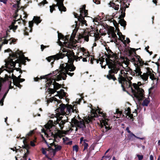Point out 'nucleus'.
<instances>
[{"mask_svg": "<svg viewBox=\"0 0 160 160\" xmlns=\"http://www.w3.org/2000/svg\"><path fill=\"white\" fill-rule=\"evenodd\" d=\"M119 82L121 84L123 90L126 92V89H129L131 90L134 96L139 101L142 100L145 98L144 91L142 88H140L139 86L141 82H138V84L133 83L132 84L131 81H128L126 78L119 74L118 78Z\"/></svg>", "mask_w": 160, "mask_h": 160, "instance_id": "f257e3e1", "label": "nucleus"}, {"mask_svg": "<svg viewBox=\"0 0 160 160\" xmlns=\"http://www.w3.org/2000/svg\"><path fill=\"white\" fill-rule=\"evenodd\" d=\"M106 55L108 58L105 59L106 63L108 68L110 69L106 77L109 80H112L114 81L117 80L114 74L117 73L120 68L118 62L116 61L118 58V55L116 53L111 52L110 54H107Z\"/></svg>", "mask_w": 160, "mask_h": 160, "instance_id": "f03ea898", "label": "nucleus"}, {"mask_svg": "<svg viewBox=\"0 0 160 160\" xmlns=\"http://www.w3.org/2000/svg\"><path fill=\"white\" fill-rule=\"evenodd\" d=\"M66 107V105H65L64 104H62L60 105V107L57 108L56 110L57 112L56 114V118H57L56 120L54 121V124H53V121L49 120V121L52 123V124H50L48 123L45 126V128L47 130H49L52 128L51 125H56L58 124L60 128V129L62 130L64 127V125L66 122H68V119L63 120V117L60 116V115L63 116L65 113V109Z\"/></svg>", "mask_w": 160, "mask_h": 160, "instance_id": "7ed1b4c3", "label": "nucleus"}, {"mask_svg": "<svg viewBox=\"0 0 160 160\" xmlns=\"http://www.w3.org/2000/svg\"><path fill=\"white\" fill-rule=\"evenodd\" d=\"M130 74L133 76L142 79L144 82L148 83V75L145 72L143 73L141 71V69L139 68H137L133 71L131 70Z\"/></svg>", "mask_w": 160, "mask_h": 160, "instance_id": "20e7f679", "label": "nucleus"}, {"mask_svg": "<svg viewBox=\"0 0 160 160\" xmlns=\"http://www.w3.org/2000/svg\"><path fill=\"white\" fill-rule=\"evenodd\" d=\"M60 51H62V54L63 55L64 57L65 56L68 57V62L69 64L74 65L73 62L75 60L73 57H76L74 53L72 50H71L65 48H61Z\"/></svg>", "mask_w": 160, "mask_h": 160, "instance_id": "39448f33", "label": "nucleus"}, {"mask_svg": "<svg viewBox=\"0 0 160 160\" xmlns=\"http://www.w3.org/2000/svg\"><path fill=\"white\" fill-rule=\"evenodd\" d=\"M86 5H84L82 8H80V17L78 18V21L83 25H87V21L84 19V18L87 17L88 15V10L86 9Z\"/></svg>", "mask_w": 160, "mask_h": 160, "instance_id": "423d86ee", "label": "nucleus"}, {"mask_svg": "<svg viewBox=\"0 0 160 160\" xmlns=\"http://www.w3.org/2000/svg\"><path fill=\"white\" fill-rule=\"evenodd\" d=\"M5 67L8 68L9 70L6 69H4V70L9 73L13 72L14 70L13 68L15 67L16 66L15 62L13 61L12 59L10 58H8V60H5Z\"/></svg>", "mask_w": 160, "mask_h": 160, "instance_id": "0eeeda50", "label": "nucleus"}, {"mask_svg": "<svg viewBox=\"0 0 160 160\" xmlns=\"http://www.w3.org/2000/svg\"><path fill=\"white\" fill-rule=\"evenodd\" d=\"M64 57L63 55L62 54L61 51H60L59 53L54 55L49 56L46 58L47 60L49 62H51V65L53 67V64L55 60H58L60 59H62Z\"/></svg>", "mask_w": 160, "mask_h": 160, "instance_id": "6e6552de", "label": "nucleus"}, {"mask_svg": "<svg viewBox=\"0 0 160 160\" xmlns=\"http://www.w3.org/2000/svg\"><path fill=\"white\" fill-rule=\"evenodd\" d=\"M130 49L131 51L133 52L136 54L135 56L136 58L138 60L137 62H138V64H139V65H137V68H139L141 69V68L143 67V66L144 65L147 66L149 65V64L148 62H144V61L141 58L140 56L136 54V51L138 49H136L134 48H130Z\"/></svg>", "mask_w": 160, "mask_h": 160, "instance_id": "1a4fd4ad", "label": "nucleus"}, {"mask_svg": "<svg viewBox=\"0 0 160 160\" xmlns=\"http://www.w3.org/2000/svg\"><path fill=\"white\" fill-rule=\"evenodd\" d=\"M57 78H54V80L53 82V88H48L49 93L51 94H53L55 92H57V90L58 89L61 87V85L59 84L58 83L56 82V79L57 78V76H56Z\"/></svg>", "mask_w": 160, "mask_h": 160, "instance_id": "9d476101", "label": "nucleus"}, {"mask_svg": "<svg viewBox=\"0 0 160 160\" xmlns=\"http://www.w3.org/2000/svg\"><path fill=\"white\" fill-rule=\"evenodd\" d=\"M74 72L71 73L70 72H69V71H65V72L63 73L62 72L61 74H59L57 76V78L56 80L58 81L61 80L62 79L63 80H65L67 77V74H68L70 76L72 77L74 75Z\"/></svg>", "mask_w": 160, "mask_h": 160, "instance_id": "9b49d317", "label": "nucleus"}, {"mask_svg": "<svg viewBox=\"0 0 160 160\" xmlns=\"http://www.w3.org/2000/svg\"><path fill=\"white\" fill-rule=\"evenodd\" d=\"M57 2L56 4H53L52 6L55 7L58 6V8L60 11L61 12V13L62 11L65 12L66 11L67 9L64 6L63 0H55Z\"/></svg>", "mask_w": 160, "mask_h": 160, "instance_id": "f8f14e48", "label": "nucleus"}, {"mask_svg": "<svg viewBox=\"0 0 160 160\" xmlns=\"http://www.w3.org/2000/svg\"><path fill=\"white\" fill-rule=\"evenodd\" d=\"M117 2H119L120 3L125 4L126 2L125 0H115L114 1L112 0V1L110 2L109 4L110 7H112L115 10H118L119 8V5L115 3Z\"/></svg>", "mask_w": 160, "mask_h": 160, "instance_id": "ddd939ff", "label": "nucleus"}, {"mask_svg": "<svg viewBox=\"0 0 160 160\" xmlns=\"http://www.w3.org/2000/svg\"><path fill=\"white\" fill-rule=\"evenodd\" d=\"M72 122L73 123L76 127L79 128H86V126L84 120L78 121L77 119L74 118L72 119Z\"/></svg>", "mask_w": 160, "mask_h": 160, "instance_id": "4468645a", "label": "nucleus"}, {"mask_svg": "<svg viewBox=\"0 0 160 160\" xmlns=\"http://www.w3.org/2000/svg\"><path fill=\"white\" fill-rule=\"evenodd\" d=\"M108 119H103L102 121L101 124L102 131L103 132H105L111 129L109 126L110 124L108 123Z\"/></svg>", "mask_w": 160, "mask_h": 160, "instance_id": "2eb2a0df", "label": "nucleus"}, {"mask_svg": "<svg viewBox=\"0 0 160 160\" xmlns=\"http://www.w3.org/2000/svg\"><path fill=\"white\" fill-rule=\"evenodd\" d=\"M4 52H12V53L9 54L10 57L11 58H16L19 57L22 53V52L19 51V50H18L15 52H13L12 50L9 48L5 50Z\"/></svg>", "mask_w": 160, "mask_h": 160, "instance_id": "dca6fc26", "label": "nucleus"}, {"mask_svg": "<svg viewBox=\"0 0 160 160\" xmlns=\"http://www.w3.org/2000/svg\"><path fill=\"white\" fill-rule=\"evenodd\" d=\"M93 116H88L85 119V122L87 123L88 124L91 122L92 123L93 120H94V118H98V115L96 111H95L93 113Z\"/></svg>", "mask_w": 160, "mask_h": 160, "instance_id": "f3484780", "label": "nucleus"}, {"mask_svg": "<svg viewBox=\"0 0 160 160\" xmlns=\"http://www.w3.org/2000/svg\"><path fill=\"white\" fill-rule=\"evenodd\" d=\"M131 108L130 107L126 108L125 109V111L123 112V114H122V116L124 117V114L126 116H128V118H130V119L133 118L134 115L132 114H131Z\"/></svg>", "mask_w": 160, "mask_h": 160, "instance_id": "a211bd4d", "label": "nucleus"}, {"mask_svg": "<svg viewBox=\"0 0 160 160\" xmlns=\"http://www.w3.org/2000/svg\"><path fill=\"white\" fill-rule=\"evenodd\" d=\"M65 109L66 110H65V113L64 115H69L71 113V111H72L74 110L71 104H66V107Z\"/></svg>", "mask_w": 160, "mask_h": 160, "instance_id": "6ab92c4d", "label": "nucleus"}, {"mask_svg": "<svg viewBox=\"0 0 160 160\" xmlns=\"http://www.w3.org/2000/svg\"><path fill=\"white\" fill-rule=\"evenodd\" d=\"M76 67L74 65L69 64L68 63H66V70L65 71H74L76 69Z\"/></svg>", "mask_w": 160, "mask_h": 160, "instance_id": "aec40b11", "label": "nucleus"}, {"mask_svg": "<svg viewBox=\"0 0 160 160\" xmlns=\"http://www.w3.org/2000/svg\"><path fill=\"white\" fill-rule=\"evenodd\" d=\"M63 44H64V46L67 48L74 49H75L76 48V46L73 45V42H64Z\"/></svg>", "mask_w": 160, "mask_h": 160, "instance_id": "412c9836", "label": "nucleus"}, {"mask_svg": "<svg viewBox=\"0 0 160 160\" xmlns=\"http://www.w3.org/2000/svg\"><path fill=\"white\" fill-rule=\"evenodd\" d=\"M50 146H51L52 148H54V149L57 151H60L62 148V147L60 145H56L54 143V142H53L51 143H50Z\"/></svg>", "mask_w": 160, "mask_h": 160, "instance_id": "4be33fe9", "label": "nucleus"}, {"mask_svg": "<svg viewBox=\"0 0 160 160\" xmlns=\"http://www.w3.org/2000/svg\"><path fill=\"white\" fill-rule=\"evenodd\" d=\"M108 34L109 35H111L112 38L115 39L116 41V42H117V39L118 37L113 30H109L108 32Z\"/></svg>", "mask_w": 160, "mask_h": 160, "instance_id": "5701e85b", "label": "nucleus"}, {"mask_svg": "<svg viewBox=\"0 0 160 160\" xmlns=\"http://www.w3.org/2000/svg\"><path fill=\"white\" fill-rule=\"evenodd\" d=\"M11 79L12 78L10 75L8 76L7 74H6L4 78H1V83H3L6 81L11 80H12Z\"/></svg>", "mask_w": 160, "mask_h": 160, "instance_id": "b1692460", "label": "nucleus"}, {"mask_svg": "<svg viewBox=\"0 0 160 160\" xmlns=\"http://www.w3.org/2000/svg\"><path fill=\"white\" fill-rule=\"evenodd\" d=\"M21 55L17 58V60H16L15 62L16 63H21L22 64L26 65V61L24 59V58L23 59L21 58L20 56Z\"/></svg>", "mask_w": 160, "mask_h": 160, "instance_id": "393cba45", "label": "nucleus"}, {"mask_svg": "<svg viewBox=\"0 0 160 160\" xmlns=\"http://www.w3.org/2000/svg\"><path fill=\"white\" fill-rule=\"evenodd\" d=\"M54 80V78H50L48 79L47 80V81H48L47 82L45 85L46 87V88L50 87L51 86V84H53V81Z\"/></svg>", "mask_w": 160, "mask_h": 160, "instance_id": "a878e982", "label": "nucleus"}, {"mask_svg": "<svg viewBox=\"0 0 160 160\" xmlns=\"http://www.w3.org/2000/svg\"><path fill=\"white\" fill-rule=\"evenodd\" d=\"M66 67V63L62 64L60 65V70H59L60 73L59 74H61L62 72L63 73L65 72L66 70L65 69Z\"/></svg>", "mask_w": 160, "mask_h": 160, "instance_id": "bb28decb", "label": "nucleus"}, {"mask_svg": "<svg viewBox=\"0 0 160 160\" xmlns=\"http://www.w3.org/2000/svg\"><path fill=\"white\" fill-rule=\"evenodd\" d=\"M119 21V23L120 25L123 27L124 29H125L126 28V26L127 25V23L126 21L124 20L123 18L120 19Z\"/></svg>", "mask_w": 160, "mask_h": 160, "instance_id": "cd10ccee", "label": "nucleus"}, {"mask_svg": "<svg viewBox=\"0 0 160 160\" xmlns=\"http://www.w3.org/2000/svg\"><path fill=\"white\" fill-rule=\"evenodd\" d=\"M126 130L127 131V132L128 133H129L130 134V136H131V137H132V136H133V137H135V138H137L139 139H141V140H143V139H144V138H143V137L141 138H139V137H138L136 136L132 132H131L129 130V128L128 127H127V128H126Z\"/></svg>", "mask_w": 160, "mask_h": 160, "instance_id": "c85d7f7f", "label": "nucleus"}, {"mask_svg": "<svg viewBox=\"0 0 160 160\" xmlns=\"http://www.w3.org/2000/svg\"><path fill=\"white\" fill-rule=\"evenodd\" d=\"M154 72H152L151 74L149 75L150 76V78L152 80H153V82H156V84H157L158 80V78H155L154 76Z\"/></svg>", "mask_w": 160, "mask_h": 160, "instance_id": "c756f323", "label": "nucleus"}, {"mask_svg": "<svg viewBox=\"0 0 160 160\" xmlns=\"http://www.w3.org/2000/svg\"><path fill=\"white\" fill-rule=\"evenodd\" d=\"M41 21L40 17L34 16L33 21V22L37 25H38L39 23H40Z\"/></svg>", "mask_w": 160, "mask_h": 160, "instance_id": "7c9ffc66", "label": "nucleus"}, {"mask_svg": "<svg viewBox=\"0 0 160 160\" xmlns=\"http://www.w3.org/2000/svg\"><path fill=\"white\" fill-rule=\"evenodd\" d=\"M23 142L24 144V145L22 146L23 148L26 149V150L29 149L30 148V146L27 143L26 138H24L23 141Z\"/></svg>", "mask_w": 160, "mask_h": 160, "instance_id": "2f4dec72", "label": "nucleus"}, {"mask_svg": "<svg viewBox=\"0 0 160 160\" xmlns=\"http://www.w3.org/2000/svg\"><path fill=\"white\" fill-rule=\"evenodd\" d=\"M92 58L91 57V58L90 60V63L92 64H93V61L94 60L96 61L97 63H98L99 62V61H100V60H103V58H102V59H96L94 58V56H92Z\"/></svg>", "mask_w": 160, "mask_h": 160, "instance_id": "473e14b6", "label": "nucleus"}, {"mask_svg": "<svg viewBox=\"0 0 160 160\" xmlns=\"http://www.w3.org/2000/svg\"><path fill=\"white\" fill-rule=\"evenodd\" d=\"M77 102H73L72 103V104H73L72 106L73 108V111H72V112H74L75 111L76 113H78V108L77 107Z\"/></svg>", "mask_w": 160, "mask_h": 160, "instance_id": "72a5a7b5", "label": "nucleus"}, {"mask_svg": "<svg viewBox=\"0 0 160 160\" xmlns=\"http://www.w3.org/2000/svg\"><path fill=\"white\" fill-rule=\"evenodd\" d=\"M119 38L118 39L120 40L121 41L123 42V43L125 45V46H126L127 45L126 44V40H125V36L123 35H122L120 37H119Z\"/></svg>", "mask_w": 160, "mask_h": 160, "instance_id": "f704fd0d", "label": "nucleus"}, {"mask_svg": "<svg viewBox=\"0 0 160 160\" xmlns=\"http://www.w3.org/2000/svg\"><path fill=\"white\" fill-rule=\"evenodd\" d=\"M48 146L49 150H50V151L52 150V152L53 153V156L52 157H53L55 156L56 154V153L57 151L52 148L51 146Z\"/></svg>", "mask_w": 160, "mask_h": 160, "instance_id": "c9c22d12", "label": "nucleus"}, {"mask_svg": "<svg viewBox=\"0 0 160 160\" xmlns=\"http://www.w3.org/2000/svg\"><path fill=\"white\" fill-rule=\"evenodd\" d=\"M147 70V72H145L147 73V74L148 75V76L152 72H154L152 69L150 68L149 67L146 68Z\"/></svg>", "mask_w": 160, "mask_h": 160, "instance_id": "e433bc0d", "label": "nucleus"}, {"mask_svg": "<svg viewBox=\"0 0 160 160\" xmlns=\"http://www.w3.org/2000/svg\"><path fill=\"white\" fill-rule=\"evenodd\" d=\"M150 102V101L148 99H145L143 101L142 105L143 106H148V103Z\"/></svg>", "mask_w": 160, "mask_h": 160, "instance_id": "4c0bfd02", "label": "nucleus"}, {"mask_svg": "<svg viewBox=\"0 0 160 160\" xmlns=\"http://www.w3.org/2000/svg\"><path fill=\"white\" fill-rule=\"evenodd\" d=\"M57 92L58 93V95L55 96H61L63 93H65L64 90L62 89H61L60 91H57Z\"/></svg>", "mask_w": 160, "mask_h": 160, "instance_id": "58836bf2", "label": "nucleus"}, {"mask_svg": "<svg viewBox=\"0 0 160 160\" xmlns=\"http://www.w3.org/2000/svg\"><path fill=\"white\" fill-rule=\"evenodd\" d=\"M60 73L59 72V70H58V69H57V70L54 71L53 72V73L54 74H55V75H54V76H52L51 78H57L56 76H58V75H57L58 73Z\"/></svg>", "mask_w": 160, "mask_h": 160, "instance_id": "ea45409f", "label": "nucleus"}, {"mask_svg": "<svg viewBox=\"0 0 160 160\" xmlns=\"http://www.w3.org/2000/svg\"><path fill=\"white\" fill-rule=\"evenodd\" d=\"M76 36V33H74L73 32L72 33L70 38V41L71 42H73V40L75 38Z\"/></svg>", "mask_w": 160, "mask_h": 160, "instance_id": "a19ab883", "label": "nucleus"}, {"mask_svg": "<svg viewBox=\"0 0 160 160\" xmlns=\"http://www.w3.org/2000/svg\"><path fill=\"white\" fill-rule=\"evenodd\" d=\"M18 26L13 25H11L9 26V28H10V30L12 29L14 31L16 30L18 28Z\"/></svg>", "mask_w": 160, "mask_h": 160, "instance_id": "79ce46f5", "label": "nucleus"}, {"mask_svg": "<svg viewBox=\"0 0 160 160\" xmlns=\"http://www.w3.org/2000/svg\"><path fill=\"white\" fill-rule=\"evenodd\" d=\"M51 136H52V138H54V141H56V139L58 137H59L60 138H61L60 137V136H59V135L58 133H56L55 134H54L52 133Z\"/></svg>", "mask_w": 160, "mask_h": 160, "instance_id": "37998d69", "label": "nucleus"}, {"mask_svg": "<svg viewBox=\"0 0 160 160\" xmlns=\"http://www.w3.org/2000/svg\"><path fill=\"white\" fill-rule=\"evenodd\" d=\"M110 22H113L114 25L115 27H116L117 26H119L118 23L113 18H112L110 20Z\"/></svg>", "mask_w": 160, "mask_h": 160, "instance_id": "c03bdc74", "label": "nucleus"}, {"mask_svg": "<svg viewBox=\"0 0 160 160\" xmlns=\"http://www.w3.org/2000/svg\"><path fill=\"white\" fill-rule=\"evenodd\" d=\"M33 20L29 21V27L31 28L30 32H31L32 31V28L33 26Z\"/></svg>", "mask_w": 160, "mask_h": 160, "instance_id": "a18cd8bd", "label": "nucleus"}, {"mask_svg": "<svg viewBox=\"0 0 160 160\" xmlns=\"http://www.w3.org/2000/svg\"><path fill=\"white\" fill-rule=\"evenodd\" d=\"M20 82L19 81H15L13 82L14 84L16 86L19 88H21L22 87V86L20 84Z\"/></svg>", "mask_w": 160, "mask_h": 160, "instance_id": "49530a36", "label": "nucleus"}, {"mask_svg": "<svg viewBox=\"0 0 160 160\" xmlns=\"http://www.w3.org/2000/svg\"><path fill=\"white\" fill-rule=\"evenodd\" d=\"M48 2H47L46 0H43V1L41 2L38 4V5L40 6H44L45 4H47Z\"/></svg>", "mask_w": 160, "mask_h": 160, "instance_id": "de8ad7c7", "label": "nucleus"}, {"mask_svg": "<svg viewBox=\"0 0 160 160\" xmlns=\"http://www.w3.org/2000/svg\"><path fill=\"white\" fill-rule=\"evenodd\" d=\"M28 150L29 149L27 150V152L24 154V155L23 156V158L24 159V160H27L28 155L29 153V151Z\"/></svg>", "mask_w": 160, "mask_h": 160, "instance_id": "09e8293b", "label": "nucleus"}, {"mask_svg": "<svg viewBox=\"0 0 160 160\" xmlns=\"http://www.w3.org/2000/svg\"><path fill=\"white\" fill-rule=\"evenodd\" d=\"M69 35H66V36H64V39H63V40L64 41V42H71L70 41V40H69Z\"/></svg>", "mask_w": 160, "mask_h": 160, "instance_id": "8fccbe9b", "label": "nucleus"}, {"mask_svg": "<svg viewBox=\"0 0 160 160\" xmlns=\"http://www.w3.org/2000/svg\"><path fill=\"white\" fill-rule=\"evenodd\" d=\"M121 14L118 18L119 19L123 18L125 16V12H123L122 11H121Z\"/></svg>", "mask_w": 160, "mask_h": 160, "instance_id": "3c124183", "label": "nucleus"}, {"mask_svg": "<svg viewBox=\"0 0 160 160\" xmlns=\"http://www.w3.org/2000/svg\"><path fill=\"white\" fill-rule=\"evenodd\" d=\"M98 111H98V114H101L102 116L103 117H105V115H106V114L103 113L102 112H101L100 111V109H101L99 108L98 107Z\"/></svg>", "mask_w": 160, "mask_h": 160, "instance_id": "603ef678", "label": "nucleus"}, {"mask_svg": "<svg viewBox=\"0 0 160 160\" xmlns=\"http://www.w3.org/2000/svg\"><path fill=\"white\" fill-rule=\"evenodd\" d=\"M84 37L83 38H84V40L87 41L88 42L89 41V35L88 33H87L86 32V34H85L84 35Z\"/></svg>", "mask_w": 160, "mask_h": 160, "instance_id": "864d4df0", "label": "nucleus"}, {"mask_svg": "<svg viewBox=\"0 0 160 160\" xmlns=\"http://www.w3.org/2000/svg\"><path fill=\"white\" fill-rule=\"evenodd\" d=\"M41 150L42 151V153L44 155L46 154V150L50 151V150H49L48 148H41Z\"/></svg>", "mask_w": 160, "mask_h": 160, "instance_id": "5fc2aeb1", "label": "nucleus"}, {"mask_svg": "<svg viewBox=\"0 0 160 160\" xmlns=\"http://www.w3.org/2000/svg\"><path fill=\"white\" fill-rule=\"evenodd\" d=\"M58 40H60V39H64V36L62 35L61 33H58Z\"/></svg>", "mask_w": 160, "mask_h": 160, "instance_id": "6e6d98bb", "label": "nucleus"}, {"mask_svg": "<svg viewBox=\"0 0 160 160\" xmlns=\"http://www.w3.org/2000/svg\"><path fill=\"white\" fill-rule=\"evenodd\" d=\"M82 145L84 146V148L83 151H84L86 149H87L88 148V143H87L86 142H82Z\"/></svg>", "mask_w": 160, "mask_h": 160, "instance_id": "4d7b16f0", "label": "nucleus"}, {"mask_svg": "<svg viewBox=\"0 0 160 160\" xmlns=\"http://www.w3.org/2000/svg\"><path fill=\"white\" fill-rule=\"evenodd\" d=\"M131 62H134V65L135 66L136 68H137V65H139V64H138V62L137 64H136L135 63L136 60L135 58H131L130 59V60Z\"/></svg>", "mask_w": 160, "mask_h": 160, "instance_id": "13d9d810", "label": "nucleus"}, {"mask_svg": "<svg viewBox=\"0 0 160 160\" xmlns=\"http://www.w3.org/2000/svg\"><path fill=\"white\" fill-rule=\"evenodd\" d=\"M104 59H105L104 58H103V60H100V64L101 65V66L102 68H103L104 69H105L106 68V65H105L104 66H103L102 65L103 62H105Z\"/></svg>", "mask_w": 160, "mask_h": 160, "instance_id": "bf43d9fd", "label": "nucleus"}, {"mask_svg": "<svg viewBox=\"0 0 160 160\" xmlns=\"http://www.w3.org/2000/svg\"><path fill=\"white\" fill-rule=\"evenodd\" d=\"M36 142V138H35L33 141H30V145L32 147H34L35 146L34 143L35 142Z\"/></svg>", "mask_w": 160, "mask_h": 160, "instance_id": "052dcab7", "label": "nucleus"}, {"mask_svg": "<svg viewBox=\"0 0 160 160\" xmlns=\"http://www.w3.org/2000/svg\"><path fill=\"white\" fill-rule=\"evenodd\" d=\"M73 150L75 151L76 152H77L78 151V147L77 145H75L73 147Z\"/></svg>", "mask_w": 160, "mask_h": 160, "instance_id": "680f3d73", "label": "nucleus"}, {"mask_svg": "<svg viewBox=\"0 0 160 160\" xmlns=\"http://www.w3.org/2000/svg\"><path fill=\"white\" fill-rule=\"evenodd\" d=\"M3 40V42H2L1 44H0V46H2L3 44H7L8 43V40H7L6 39H4L2 40Z\"/></svg>", "mask_w": 160, "mask_h": 160, "instance_id": "e2e57ef3", "label": "nucleus"}, {"mask_svg": "<svg viewBox=\"0 0 160 160\" xmlns=\"http://www.w3.org/2000/svg\"><path fill=\"white\" fill-rule=\"evenodd\" d=\"M85 34H86V32H84L83 33L79 34V39H81L82 38H83L84 37Z\"/></svg>", "mask_w": 160, "mask_h": 160, "instance_id": "0e129e2a", "label": "nucleus"}, {"mask_svg": "<svg viewBox=\"0 0 160 160\" xmlns=\"http://www.w3.org/2000/svg\"><path fill=\"white\" fill-rule=\"evenodd\" d=\"M116 113L118 114H119L120 117H121L122 114V111H120L119 109H117Z\"/></svg>", "mask_w": 160, "mask_h": 160, "instance_id": "69168bd1", "label": "nucleus"}, {"mask_svg": "<svg viewBox=\"0 0 160 160\" xmlns=\"http://www.w3.org/2000/svg\"><path fill=\"white\" fill-rule=\"evenodd\" d=\"M49 46H44L42 44L41 45V51H43L44 49L45 48H46L49 47Z\"/></svg>", "mask_w": 160, "mask_h": 160, "instance_id": "338daca9", "label": "nucleus"}, {"mask_svg": "<svg viewBox=\"0 0 160 160\" xmlns=\"http://www.w3.org/2000/svg\"><path fill=\"white\" fill-rule=\"evenodd\" d=\"M12 78H13V81L14 82L18 81V78H17L13 74L12 75Z\"/></svg>", "mask_w": 160, "mask_h": 160, "instance_id": "774afa93", "label": "nucleus"}]
</instances>
